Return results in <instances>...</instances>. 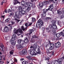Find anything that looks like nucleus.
Returning a JSON list of instances; mask_svg holds the SVG:
<instances>
[{
	"label": "nucleus",
	"instance_id": "1",
	"mask_svg": "<svg viewBox=\"0 0 64 64\" xmlns=\"http://www.w3.org/2000/svg\"><path fill=\"white\" fill-rule=\"evenodd\" d=\"M38 45L36 44H35L34 45V47H33V50H30V54H33V53L34 52H36V50L37 49V52H36L37 54H41V52L40 51V47H39L38 46V48H37V46Z\"/></svg>",
	"mask_w": 64,
	"mask_h": 64
},
{
	"label": "nucleus",
	"instance_id": "2",
	"mask_svg": "<svg viewBox=\"0 0 64 64\" xmlns=\"http://www.w3.org/2000/svg\"><path fill=\"white\" fill-rule=\"evenodd\" d=\"M26 11H24L22 10L20 12H16L15 14V15L14 16V17L15 19H20V17H21L23 14H26Z\"/></svg>",
	"mask_w": 64,
	"mask_h": 64
},
{
	"label": "nucleus",
	"instance_id": "3",
	"mask_svg": "<svg viewBox=\"0 0 64 64\" xmlns=\"http://www.w3.org/2000/svg\"><path fill=\"white\" fill-rule=\"evenodd\" d=\"M16 39V36L15 34H14L13 35V36L12 37V38L10 40V42H12L11 43V45L12 46H15L16 44V41H14L15 40V39Z\"/></svg>",
	"mask_w": 64,
	"mask_h": 64
},
{
	"label": "nucleus",
	"instance_id": "4",
	"mask_svg": "<svg viewBox=\"0 0 64 64\" xmlns=\"http://www.w3.org/2000/svg\"><path fill=\"white\" fill-rule=\"evenodd\" d=\"M43 22L42 20H39L36 24V26L37 28H40L42 27V26L43 25Z\"/></svg>",
	"mask_w": 64,
	"mask_h": 64
},
{
	"label": "nucleus",
	"instance_id": "5",
	"mask_svg": "<svg viewBox=\"0 0 64 64\" xmlns=\"http://www.w3.org/2000/svg\"><path fill=\"white\" fill-rule=\"evenodd\" d=\"M0 48L2 52L3 53H5L6 52V51L8 50L7 47H4V46L2 44L0 46Z\"/></svg>",
	"mask_w": 64,
	"mask_h": 64
},
{
	"label": "nucleus",
	"instance_id": "6",
	"mask_svg": "<svg viewBox=\"0 0 64 64\" xmlns=\"http://www.w3.org/2000/svg\"><path fill=\"white\" fill-rule=\"evenodd\" d=\"M49 49H46V53H48V55L50 56H52L54 55V52L53 51H52L49 52Z\"/></svg>",
	"mask_w": 64,
	"mask_h": 64
},
{
	"label": "nucleus",
	"instance_id": "7",
	"mask_svg": "<svg viewBox=\"0 0 64 64\" xmlns=\"http://www.w3.org/2000/svg\"><path fill=\"white\" fill-rule=\"evenodd\" d=\"M47 3H48L46 1H44L43 2H39V5L40 7H43L44 5H45L46 6H47Z\"/></svg>",
	"mask_w": 64,
	"mask_h": 64
},
{
	"label": "nucleus",
	"instance_id": "8",
	"mask_svg": "<svg viewBox=\"0 0 64 64\" xmlns=\"http://www.w3.org/2000/svg\"><path fill=\"white\" fill-rule=\"evenodd\" d=\"M62 60V59L60 58L58 59V60H55L54 62V64H61Z\"/></svg>",
	"mask_w": 64,
	"mask_h": 64
},
{
	"label": "nucleus",
	"instance_id": "9",
	"mask_svg": "<svg viewBox=\"0 0 64 64\" xmlns=\"http://www.w3.org/2000/svg\"><path fill=\"white\" fill-rule=\"evenodd\" d=\"M48 43H49V44H50V48H49V50H51L54 48V44H51V42H50V41L49 40H48Z\"/></svg>",
	"mask_w": 64,
	"mask_h": 64
},
{
	"label": "nucleus",
	"instance_id": "10",
	"mask_svg": "<svg viewBox=\"0 0 64 64\" xmlns=\"http://www.w3.org/2000/svg\"><path fill=\"white\" fill-rule=\"evenodd\" d=\"M18 44L20 45H23L25 43L24 40L20 39H19L18 40Z\"/></svg>",
	"mask_w": 64,
	"mask_h": 64
},
{
	"label": "nucleus",
	"instance_id": "11",
	"mask_svg": "<svg viewBox=\"0 0 64 64\" xmlns=\"http://www.w3.org/2000/svg\"><path fill=\"white\" fill-rule=\"evenodd\" d=\"M56 48H59L61 46V44L59 42H57L56 43H55Z\"/></svg>",
	"mask_w": 64,
	"mask_h": 64
},
{
	"label": "nucleus",
	"instance_id": "12",
	"mask_svg": "<svg viewBox=\"0 0 64 64\" xmlns=\"http://www.w3.org/2000/svg\"><path fill=\"white\" fill-rule=\"evenodd\" d=\"M54 8V6H53V4H52L49 6V7L47 9L48 11L50 10V11H52V9Z\"/></svg>",
	"mask_w": 64,
	"mask_h": 64
},
{
	"label": "nucleus",
	"instance_id": "13",
	"mask_svg": "<svg viewBox=\"0 0 64 64\" xmlns=\"http://www.w3.org/2000/svg\"><path fill=\"white\" fill-rule=\"evenodd\" d=\"M16 46L17 49H19V50L22 49V46L20 44H17L16 45Z\"/></svg>",
	"mask_w": 64,
	"mask_h": 64
},
{
	"label": "nucleus",
	"instance_id": "14",
	"mask_svg": "<svg viewBox=\"0 0 64 64\" xmlns=\"http://www.w3.org/2000/svg\"><path fill=\"white\" fill-rule=\"evenodd\" d=\"M22 53L24 55H26L27 54V52L26 51V49H24L23 50Z\"/></svg>",
	"mask_w": 64,
	"mask_h": 64
},
{
	"label": "nucleus",
	"instance_id": "15",
	"mask_svg": "<svg viewBox=\"0 0 64 64\" xmlns=\"http://www.w3.org/2000/svg\"><path fill=\"white\" fill-rule=\"evenodd\" d=\"M26 5L30 7H32L33 6V4L32 3L26 2Z\"/></svg>",
	"mask_w": 64,
	"mask_h": 64
},
{
	"label": "nucleus",
	"instance_id": "16",
	"mask_svg": "<svg viewBox=\"0 0 64 64\" xmlns=\"http://www.w3.org/2000/svg\"><path fill=\"white\" fill-rule=\"evenodd\" d=\"M4 30L5 32H8L9 31V28L7 26H6L4 28Z\"/></svg>",
	"mask_w": 64,
	"mask_h": 64
},
{
	"label": "nucleus",
	"instance_id": "17",
	"mask_svg": "<svg viewBox=\"0 0 64 64\" xmlns=\"http://www.w3.org/2000/svg\"><path fill=\"white\" fill-rule=\"evenodd\" d=\"M51 27L53 29H56L57 28V26L56 25H51Z\"/></svg>",
	"mask_w": 64,
	"mask_h": 64
},
{
	"label": "nucleus",
	"instance_id": "18",
	"mask_svg": "<svg viewBox=\"0 0 64 64\" xmlns=\"http://www.w3.org/2000/svg\"><path fill=\"white\" fill-rule=\"evenodd\" d=\"M21 4L22 5V6H24V5L26 4L27 5V2H26L24 0H22L21 2Z\"/></svg>",
	"mask_w": 64,
	"mask_h": 64
},
{
	"label": "nucleus",
	"instance_id": "19",
	"mask_svg": "<svg viewBox=\"0 0 64 64\" xmlns=\"http://www.w3.org/2000/svg\"><path fill=\"white\" fill-rule=\"evenodd\" d=\"M46 2H47V3H48L47 4H49V2L51 3V2H52L53 3H55V2L54 1V0H50L48 1H46Z\"/></svg>",
	"mask_w": 64,
	"mask_h": 64
},
{
	"label": "nucleus",
	"instance_id": "20",
	"mask_svg": "<svg viewBox=\"0 0 64 64\" xmlns=\"http://www.w3.org/2000/svg\"><path fill=\"white\" fill-rule=\"evenodd\" d=\"M24 43H27V42H29V40H28V39L27 38H24Z\"/></svg>",
	"mask_w": 64,
	"mask_h": 64
},
{
	"label": "nucleus",
	"instance_id": "21",
	"mask_svg": "<svg viewBox=\"0 0 64 64\" xmlns=\"http://www.w3.org/2000/svg\"><path fill=\"white\" fill-rule=\"evenodd\" d=\"M14 1L15 3L14 4V5H16L17 4H20V2L18 1L17 0H14Z\"/></svg>",
	"mask_w": 64,
	"mask_h": 64
},
{
	"label": "nucleus",
	"instance_id": "22",
	"mask_svg": "<svg viewBox=\"0 0 64 64\" xmlns=\"http://www.w3.org/2000/svg\"><path fill=\"white\" fill-rule=\"evenodd\" d=\"M21 29L22 30H23V31H24L26 29H27V27H26L24 28L23 26H22L21 27Z\"/></svg>",
	"mask_w": 64,
	"mask_h": 64
},
{
	"label": "nucleus",
	"instance_id": "23",
	"mask_svg": "<svg viewBox=\"0 0 64 64\" xmlns=\"http://www.w3.org/2000/svg\"><path fill=\"white\" fill-rule=\"evenodd\" d=\"M26 58L30 61H31L32 60V58H31V56H28L26 57Z\"/></svg>",
	"mask_w": 64,
	"mask_h": 64
},
{
	"label": "nucleus",
	"instance_id": "24",
	"mask_svg": "<svg viewBox=\"0 0 64 64\" xmlns=\"http://www.w3.org/2000/svg\"><path fill=\"white\" fill-rule=\"evenodd\" d=\"M55 35H56V36L58 38H59L61 36V34H60V33H58L56 34H55Z\"/></svg>",
	"mask_w": 64,
	"mask_h": 64
},
{
	"label": "nucleus",
	"instance_id": "25",
	"mask_svg": "<svg viewBox=\"0 0 64 64\" xmlns=\"http://www.w3.org/2000/svg\"><path fill=\"white\" fill-rule=\"evenodd\" d=\"M52 32L53 33H54V35H55V34H56V30H54V29H53L52 30Z\"/></svg>",
	"mask_w": 64,
	"mask_h": 64
},
{
	"label": "nucleus",
	"instance_id": "26",
	"mask_svg": "<svg viewBox=\"0 0 64 64\" xmlns=\"http://www.w3.org/2000/svg\"><path fill=\"white\" fill-rule=\"evenodd\" d=\"M18 29V32H19V33H20L22 34L23 33V31L21 30V28H20L19 29Z\"/></svg>",
	"mask_w": 64,
	"mask_h": 64
},
{
	"label": "nucleus",
	"instance_id": "27",
	"mask_svg": "<svg viewBox=\"0 0 64 64\" xmlns=\"http://www.w3.org/2000/svg\"><path fill=\"white\" fill-rule=\"evenodd\" d=\"M52 25H56L55 24L56 23V21L55 20H52Z\"/></svg>",
	"mask_w": 64,
	"mask_h": 64
},
{
	"label": "nucleus",
	"instance_id": "28",
	"mask_svg": "<svg viewBox=\"0 0 64 64\" xmlns=\"http://www.w3.org/2000/svg\"><path fill=\"white\" fill-rule=\"evenodd\" d=\"M14 33H15V34H17L18 32V29L16 30L14 29Z\"/></svg>",
	"mask_w": 64,
	"mask_h": 64
},
{
	"label": "nucleus",
	"instance_id": "29",
	"mask_svg": "<svg viewBox=\"0 0 64 64\" xmlns=\"http://www.w3.org/2000/svg\"><path fill=\"white\" fill-rule=\"evenodd\" d=\"M60 33L62 36L64 37V30H63L62 32H61Z\"/></svg>",
	"mask_w": 64,
	"mask_h": 64
},
{
	"label": "nucleus",
	"instance_id": "30",
	"mask_svg": "<svg viewBox=\"0 0 64 64\" xmlns=\"http://www.w3.org/2000/svg\"><path fill=\"white\" fill-rule=\"evenodd\" d=\"M18 9L20 12H21V11L23 10L21 6H20L18 8Z\"/></svg>",
	"mask_w": 64,
	"mask_h": 64
},
{
	"label": "nucleus",
	"instance_id": "31",
	"mask_svg": "<svg viewBox=\"0 0 64 64\" xmlns=\"http://www.w3.org/2000/svg\"><path fill=\"white\" fill-rule=\"evenodd\" d=\"M41 15L42 16H46V13L43 12L42 13Z\"/></svg>",
	"mask_w": 64,
	"mask_h": 64
},
{
	"label": "nucleus",
	"instance_id": "32",
	"mask_svg": "<svg viewBox=\"0 0 64 64\" xmlns=\"http://www.w3.org/2000/svg\"><path fill=\"white\" fill-rule=\"evenodd\" d=\"M62 13V12H61V11H60L59 10H57V14H61Z\"/></svg>",
	"mask_w": 64,
	"mask_h": 64
},
{
	"label": "nucleus",
	"instance_id": "33",
	"mask_svg": "<svg viewBox=\"0 0 64 64\" xmlns=\"http://www.w3.org/2000/svg\"><path fill=\"white\" fill-rule=\"evenodd\" d=\"M32 18V22H35L36 20V19L34 18Z\"/></svg>",
	"mask_w": 64,
	"mask_h": 64
},
{
	"label": "nucleus",
	"instance_id": "34",
	"mask_svg": "<svg viewBox=\"0 0 64 64\" xmlns=\"http://www.w3.org/2000/svg\"><path fill=\"white\" fill-rule=\"evenodd\" d=\"M22 64H28V62H26V61H23L22 62Z\"/></svg>",
	"mask_w": 64,
	"mask_h": 64
},
{
	"label": "nucleus",
	"instance_id": "35",
	"mask_svg": "<svg viewBox=\"0 0 64 64\" xmlns=\"http://www.w3.org/2000/svg\"><path fill=\"white\" fill-rule=\"evenodd\" d=\"M48 11V10L47 9H44L43 10V12L44 13H46V12Z\"/></svg>",
	"mask_w": 64,
	"mask_h": 64
},
{
	"label": "nucleus",
	"instance_id": "36",
	"mask_svg": "<svg viewBox=\"0 0 64 64\" xmlns=\"http://www.w3.org/2000/svg\"><path fill=\"white\" fill-rule=\"evenodd\" d=\"M34 31V30H33L31 29V30H29V32L30 33H32V32H33V31Z\"/></svg>",
	"mask_w": 64,
	"mask_h": 64
},
{
	"label": "nucleus",
	"instance_id": "37",
	"mask_svg": "<svg viewBox=\"0 0 64 64\" xmlns=\"http://www.w3.org/2000/svg\"><path fill=\"white\" fill-rule=\"evenodd\" d=\"M32 37L33 38H38V36H36L35 35H34L32 36Z\"/></svg>",
	"mask_w": 64,
	"mask_h": 64
},
{
	"label": "nucleus",
	"instance_id": "38",
	"mask_svg": "<svg viewBox=\"0 0 64 64\" xmlns=\"http://www.w3.org/2000/svg\"><path fill=\"white\" fill-rule=\"evenodd\" d=\"M30 10H31V8L30 7H29V6H28L27 8V10H28V11H29Z\"/></svg>",
	"mask_w": 64,
	"mask_h": 64
},
{
	"label": "nucleus",
	"instance_id": "39",
	"mask_svg": "<svg viewBox=\"0 0 64 64\" xmlns=\"http://www.w3.org/2000/svg\"><path fill=\"white\" fill-rule=\"evenodd\" d=\"M9 20H10V19L9 18H8L6 20H5V22H9Z\"/></svg>",
	"mask_w": 64,
	"mask_h": 64
},
{
	"label": "nucleus",
	"instance_id": "40",
	"mask_svg": "<svg viewBox=\"0 0 64 64\" xmlns=\"http://www.w3.org/2000/svg\"><path fill=\"white\" fill-rule=\"evenodd\" d=\"M2 60V56L0 55V63H1V62Z\"/></svg>",
	"mask_w": 64,
	"mask_h": 64
},
{
	"label": "nucleus",
	"instance_id": "41",
	"mask_svg": "<svg viewBox=\"0 0 64 64\" xmlns=\"http://www.w3.org/2000/svg\"><path fill=\"white\" fill-rule=\"evenodd\" d=\"M10 30V31H11V30H12V25L10 26L9 27Z\"/></svg>",
	"mask_w": 64,
	"mask_h": 64
},
{
	"label": "nucleus",
	"instance_id": "42",
	"mask_svg": "<svg viewBox=\"0 0 64 64\" xmlns=\"http://www.w3.org/2000/svg\"><path fill=\"white\" fill-rule=\"evenodd\" d=\"M57 23H58V24L59 25H60V24H61V22L60 21H58Z\"/></svg>",
	"mask_w": 64,
	"mask_h": 64
},
{
	"label": "nucleus",
	"instance_id": "43",
	"mask_svg": "<svg viewBox=\"0 0 64 64\" xmlns=\"http://www.w3.org/2000/svg\"><path fill=\"white\" fill-rule=\"evenodd\" d=\"M10 55H12V54H13L14 52H13V51H11L10 52Z\"/></svg>",
	"mask_w": 64,
	"mask_h": 64
},
{
	"label": "nucleus",
	"instance_id": "44",
	"mask_svg": "<svg viewBox=\"0 0 64 64\" xmlns=\"http://www.w3.org/2000/svg\"><path fill=\"white\" fill-rule=\"evenodd\" d=\"M50 59V58L49 57H48L47 58H45L44 59L46 61L47 60H49Z\"/></svg>",
	"mask_w": 64,
	"mask_h": 64
},
{
	"label": "nucleus",
	"instance_id": "45",
	"mask_svg": "<svg viewBox=\"0 0 64 64\" xmlns=\"http://www.w3.org/2000/svg\"><path fill=\"white\" fill-rule=\"evenodd\" d=\"M32 24V22L29 23L28 26H30Z\"/></svg>",
	"mask_w": 64,
	"mask_h": 64
},
{
	"label": "nucleus",
	"instance_id": "46",
	"mask_svg": "<svg viewBox=\"0 0 64 64\" xmlns=\"http://www.w3.org/2000/svg\"><path fill=\"white\" fill-rule=\"evenodd\" d=\"M62 14H64V10H62Z\"/></svg>",
	"mask_w": 64,
	"mask_h": 64
},
{
	"label": "nucleus",
	"instance_id": "47",
	"mask_svg": "<svg viewBox=\"0 0 64 64\" xmlns=\"http://www.w3.org/2000/svg\"><path fill=\"white\" fill-rule=\"evenodd\" d=\"M31 2L33 3L34 1H37V0H31Z\"/></svg>",
	"mask_w": 64,
	"mask_h": 64
},
{
	"label": "nucleus",
	"instance_id": "48",
	"mask_svg": "<svg viewBox=\"0 0 64 64\" xmlns=\"http://www.w3.org/2000/svg\"><path fill=\"white\" fill-rule=\"evenodd\" d=\"M25 25L26 27H28V23H26L25 24Z\"/></svg>",
	"mask_w": 64,
	"mask_h": 64
},
{
	"label": "nucleus",
	"instance_id": "49",
	"mask_svg": "<svg viewBox=\"0 0 64 64\" xmlns=\"http://www.w3.org/2000/svg\"><path fill=\"white\" fill-rule=\"evenodd\" d=\"M28 7H27V6H24V8H25V9H26L27 10V8H28Z\"/></svg>",
	"mask_w": 64,
	"mask_h": 64
},
{
	"label": "nucleus",
	"instance_id": "50",
	"mask_svg": "<svg viewBox=\"0 0 64 64\" xmlns=\"http://www.w3.org/2000/svg\"><path fill=\"white\" fill-rule=\"evenodd\" d=\"M11 10H10V9H8V13H9V12H11Z\"/></svg>",
	"mask_w": 64,
	"mask_h": 64
},
{
	"label": "nucleus",
	"instance_id": "51",
	"mask_svg": "<svg viewBox=\"0 0 64 64\" xmlns=\"http://www.w3.org/2000/svg\"><path fill=\"white\" fill-rule=\"evenodd\" d=\"M64 17V14H62L61 16V18H63Z\"/></svg>",
	"mask_w": 64,
	"mask_h": 64
},
{
	"label": "nucleus",
	"instance_id": "52",
	"mask_svg": "<svg viewBox=\"0 0 64 64\" xmlns=\"http://www.w3.org/2000/svg\"><path fill=\"white\" fill-rule=\"evenodd\" d=\"M0 30L1 31H2V27L1 26L0 27Z\"/></svg>",
	"mask_w": 64,
	"mask_h": 64
},
{
	"label": "nucleus",
	"instance_id": "53",
	"mask_svg": "<svg viewBox=\"0 0 64 64\" xmlns=\"http://www.w3.org/2000/svg\"><path fill=\"white\" fill-rule=\"evenodd\" d=\"M33 53H34V55L35 56L37 55V54H36V52H34Z\"/></svg>",
	"mask_w": 64,
	"mask_h": 64
},
{
	"label": "nucleus",
	"instance_id": "54",
	"mask_svg": "<svg viewBox=\"0 0 64 64\" xmlns=\"http://www.w3.org/2000/svg\"><path fill=\"white\" fill-rule=\"evenodd\" d=\"M11 49H14V47L13 46H12L11 47Z\"/></svg>",
	"mask_w": 64,
	"mask_h": 64
},
{
	"label": "nucleus",
	"instance_id": "55",
	"mask_svg": "<svg viewBox=\"0 0 64 64\" xmlns=\"http://www.w3.org/2000/svg\"><path fill=\"white\" fill-rule=\"evenodd\" d=\"M49 18H50H50H49V17H46V19H47V20H49Z\"/></svg>",
	"mask_w": 64,
	"mask_h": 64
},
{
	"label": "nucleus",
	"instance_id": "56",
	"mask_svg": "<svg viewBox=\"0 0 64 64\" xmlns=\"http://www.w3.org/2000/svg\"><path fill=\"white\" fill-rule=\"evenodd\" d=\"M11 23L12 24H14V22L13 21H11Z\"/></svg>",
	"mask_w": 64,
	"mask_h": 64
},
{
	"label": "nucleus",
	"instance_id": "57",
	"mask_svg": "<svg viewBox=\"0 0 64 64\" xmlns=\"http://www.w3.org/2000/svg\"><path fill=\"white\" fill-rule=\"evenodd\" d=\"M2 18H5V15L2 16Z\"/></svg>",
	"mask_w": 64,
	"mask_h": 64
},
{
	"label": "nucleus",
	"instance_id": "58",
	"mask_svg": "<svg viewBox=\"0 0 64 64\" xmlns=\"http://www.w3.org/2000/svg\"><path fill=\"white\" fill-rule=\"evenodd\" d=\"M62 2L63 4H64V0H62Z\"/></svg>",
	"mask_w": 64,
	"mask_h": 64
},
{
	"label": "nucleus",
	"instance_id": "59",
	"mask_svg": "<svg viewBox=\"0 0 64 64\" xmlns=\"http://www.w3.org/2000/svg\"><path fill=\"white\" fill-rule=\"evenodd\" d=\"M34 47V46H30V48H33Z\"/></svg>",
	"mask_w": 64,
	"mask_h": 64
},
{
	"label": "nucleus",
	"instance_id": "60",
	"mask_svg": "<svg viewBox=\"0 0 64 64\" xmlns=\"http://www.w3.org/2000/svg\"><path fill=\"white\" fill-rule=\"evenodd\" d=\"M10 15H12V16H13V13H10Z\"/></svg>",
	"mask_w": 64,
	"mask_h": 64
},
{
	"label": "nucleus",
	"instance_id": "61",
	"mask_svg": "<svg viewBox=\"0 0 64 64\" xmlns=\"http://www.w3.org/2000/svg\"><path fill=\"white\" fill-rule=\"evenodd\" d=\"M24 59L23 58H22V59H20V61H23V60H24Z\"/></svg>",
	"mask_w": 64,
	"mask_h": 64
},
{
	"label": "nucleus",
	"instance_id": "62",
	"mask_svg": "<svg viewBox=\"0 0 64 64\" xmlns=\"http://www.w3.org/2000/svg\"><path fill=\"white\" fill-rule=\"evenodd\" d=\"M31 34H32V33L29 32L28 33V35H29L30 36V35H31Z\"/></svg>",
	"mask_w": 64,
	"mask_h": 64
},
{
	"label": "nucleus",
	"instance_id": "63",
	"mask_svg": "<svg viewBox=\"0 0 64 64\" xmlns=\"http://www.w3.org/2000/svg\"><path fill=\"white\" fill-rule=\"evenodd\" d=\"M14 62H17V60L15 59L14 60Z\"/></svg>",
	"mask_w": 64,
	"mask_h": 64
},
{
	"label": "nucleus",
	"instance_id": "64",
	"mask_svg": "<svg viewBox=\"0 0 64 64\" xmlns=\"http://www.w3.org/2000/svg\"><path fill=\"white\" fill-rule=\"evenodd\" d=\"M55 40H56V39L55 38H54L52 40V41H55Z\"/></svg>",
	"mask_w": 64,
	"mask_h": 64
}]
</instances>
